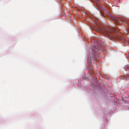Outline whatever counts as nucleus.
<instances>
[{
  "label": "nucleus",
  "instance_id": "obj_1",
  "mask_svg": "<svg viewBox=\"0 0 129 129\" xmlns=\"http://www.w3.org/2000/svg\"><path fill=\"white\" fill-rule=\"evenodd\" d=\"M100 25V27L99 29V32L100 33L102 34L104 36H106L113 38L114 36L113 34L114 32L115 31L116 32L118 30V27H117V29L115 27L113 29H111L110 28H105Z\"/></svg>",
  "mask_w": 129,
  "mask_h": 129
},
{
  "label": "nucleus",
  "instance_id": "obj_2",
  "mask_svg": "<svg viewBox=\"0 0 129 129\" xmlns=\"http://www.w3.org/2000/svg\"><path fill=\"white\" fill-rule=\"evenodd\" d=\"M112 18L114 20L115 22V24L116 25H117V23H120V22H123L125 23H127V21L126 20L123 19L122 20H121V19L117 17H112Z\"/></svg>",
  "mask_w": 129,
  "mask_h": 129
},
{
  "label": "nucleus",
  "instance_id": "obj_3",
  "mask_svg": "<svg viewBox=\"0 0 129 129\" xmlns=\"http://www.w3.org/2000/svg\"><path fill=\"white\" fill-rule=\"evenodd\" d=\"M94 48L90 50L89 52L91 53V54L92 55V57L94 58H95L96 56L98 55V54L97 53L95 50H94V49L97 50H99L98 48L95 47V46L94 47Z\"/></svg>",
  "mask_w": 129,
  "mask_h": 129
},
{
  "label": "nucleus",
  "instance_id": "obj_4",
  "mask_svg": "<svg viewBox=\"0 0 129 129\" xmlns=\"http://www.w3.org/2000/svg\"><path fill=\"white\" fill-rule=\"evenodd\" d=\"M98 46L99 47H100L101 46V44H100L99 45L98 44Z\"/></svg>",
  "mask_w": 129,
  "mask_h": 129
},
{
  "label": "nucleus",
  "instance_id": "obj_5",
  "mask_svg": "<svg viewBox=\"0 0 129 129\" xmlns=\"http://www.w3.org/2000/svg\"><path fill=\"white\" fill-rule=\"evenodd\" d=\"M117 37V38H118V37L117 36H116Z\"/></svg>",
  "mask_w": 129,
  "mask_h": 129
},
{
  "label": "nucleus",
  "instance_id": "obj_6",
  "mask_svg": "<svg viewBox=\"0 0 129 129\" xmlns=\"http://www.w3.org/2000/svg\"><path fill=\"white\" fill-rule=\"evenodd\" d=\"M97 20H98V18H97Z\"/></svg>",
  "mask_w": 129,
  "mask_h": 129
}]
</instances>
